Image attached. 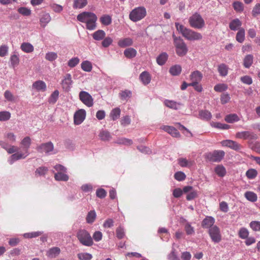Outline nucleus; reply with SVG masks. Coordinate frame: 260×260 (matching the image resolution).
I'll use <instances>...</instances> for the list:
<instances>
[{
  "mask_svg": "<svg viewBox=\"0 0 260 260\" xmlns=\"http://www.w3.org/2000/svg\"><path fill=\"white\" fill-rule=\"evenodd\" d=\"M176 29L182 34L183 37L189 41L200 40L203 38L201 34L185 27L178 22L175 23Z\"/></svg>",
  "mask_w": 260,
  "mask_h": 260,
  "instance_id": "obj_1",
  "label": "nucleus"
},
{
  "mask_svg": "<svg viewBox=\"0 0 260 260\" xmlns=\"http://www.w3.org/2000/svg\"><path fill=\"white\" fill-rule=\"evenodd\" d=\"M174 39V43L176 48V54L179 56H185L188 52V48L181 37H177L174 35L173 36Z\"/></svg>",
  "mask_w": 260,
  "mask_h": 260,
  "instance_id": "obj_2",
  "label": "nucleus"
},
{
  "mask_svg": "<svg viewBox=\"0 0 260 260\" xmlns=\"http://www.w3.org/2000/svg\"><path fill=\"white\" fill-rule=\"evenodd\" d=\"M76 236L78 240L83 245L91 246L93 244L92 238L90 234L84 229L79 230Z\"/></svg>",
  "mask_w": 260,
  "mask_h": 260,
  "instance_id": "obj_3",
  "label": "nucleus"
},
{
  "mask_svg": "<svg viewBox=\"0 0 260 260\" xmlns=\"http://www.w3.org/2000/svg\"><path fill=\"white\" fill-rule=\"evenodd\" d=\"M188 22L191 27L199 29L203 28L205 25L204 20L198 13H194L189 18Z\"/></svg>",
  "mask_w": 260,
  "mask_h": 260,
  "instance_id": "obj_4",
  "label": "nucleus"
},
{
  "mask_svg": "<svg viewBox=\"0 0 260 260\" xmlns=\"http://www.w3.org/2000/svg\"><path fill=\"white\" fill-rule=\"evenodd\" d=\"M146 15V9L142 7L136 8L133 10L129 15V19L133 22H137Z\"/></svg>",
  "mask_w": 260,
  "mask_h": 260,
  "instance_id": "obj_5",
  "label": "nucleus"
},
{
  "mask_svg": "<svg viewBox=\"0 0 260 260\" xmlns=\"http://www.w3.org/2000/svg\"><path fill=\"white\" fill-rule=\"evenodd\" d=\"M225 153L222 150H214L205 154V158L210 162H220L223 158Z\"/></svg>",
  "mask_w": 260,
  "mask_h": 260,
  "instance_id": "obj_6",
  "label": "nucleus"
},
{
  "mask_svg": "<svg viewBox=\"0 0 260 260\" xmlns=\"http://www.w3.org/2000/svg\"><path fill=\"white\" fill-rule=\"evenodd\" d=\"M208 234L212 241L215 243H218L222 240L220 230L217 225L210 228L208 230Z\"/></svg>",
  "mask_w": 260,
  "mask_h": 260,
  "instance_id": "obj_7",
  "label": "nucleus"
},
{
  "mask_svg": "<svg viewBox=\"0 0 260 260\" xmlns=\"http://www.w3.org/2000/svg\"><path fill=\"white\" fill-rule=\"evenodd\" d=\"M79 99L82 102L88 107L93 106V99L91 95L86 91H81L79 94Z\"/></svg>",
  "mask_w": 260,
  "mask_h": 260,
  "instance_id": "obj_8",
  "label": "nucleus"
},
{
  "mask_svg": "<svg viewBox=\"0 0 260 260\" xmlns=\"http://www.w3.org/2000/svg\"><path fill=\"white\" fill-rule=\"evenodd\" d=\"M236 136L239 139H243L244 140H256L258 137L256 134L250 131H243L238 132L236 133Z\"/></svg>",
  "mask_w": 260,
  "mask_h": 260,
  "instance_id": "obj_9",
  "label": "nucleus"
},
{
  "mask_svg": "<svg viewBox=\"0 0 260 260\" xmlns=\"http://www.w3.org/2000/svg\"><path fill=\"white\" fill-rule=\"evenodd\" d=\"M96 15L90 12H83L78 14L77 16V19L78 21L85 23L86 24L91 20V18L95 17Z\"/></svg>",
  "mask_w": 260,
  "mask_h": 260,
  "instance_id": "obj_10",
  "label": "nucleus"
},
{
  "mask_svg": "<svg viewBox=\"0 0 260 260\" xmlns=\"http://www.w3.org/2000/svg\"><path fill=\"white\" fill-rule=\"evenodd\" d=\"M86 112L84 109H80L75 112L74 115V122L75 124H80L85 119Z\"/></svg>",
  "mask_w": 260,
  "mask_h": 260,
  "instance_id": "obj_11",
  "label": "nucleus"
},
{
  "mask_svg": "<svg viewBox=\"0 0 260 260\" xmlns=\"http://www.w3.org/2000/svg\"><path fill=\"white\" fill-rule=\"evenodd\" d=\"M36 149L39 152L42 153L44 152L46 153H48L53 151L54 149V146L52 142H49L41 144L40 145L37 146Z\"/></svg>",
  "mask_w": 260,
  "mask_h": 260,
  "instance_id": "obj_12",
  "label": "nucleus"
},
{
  "mask_svg": "<svg viewBox=\"0 0 260 260\" xmlns=\"http://www.w3.org/2000/svg\"><path fill=\"white\" fill-rule=\"evenodd\" d=\"M72 83L73 81L72 80L71 75L69 73H67L63 76L61 84L62 88L66 91H68L70 90Z\"/></svg>",
  "mask_w": 260,
  "mask_h": 260,
  "instance_id": "obj_13",
  "label": "nucleus"
},
{
  "mask_svg": "<svg viewBox=\"0 0 260 260\" xmlns=\"http://www.w3.org/2000/svg\"><path fill=\"white\" fill-rule=\"evenodd\" d=\"M221 144L223 146L230 147L236 151H239L242 148L240 144L235 141L230 140L222 141L221 142Z\"/></svg>",
  "mask_w": 260,
  "mask_h": 260,
  "instance_id": "obj_14",
  "label": "nucleus"
},
{
  "mask_svg": "<svg viewBox=\"0 0 260 260\" xmlns=\"http://www.w3.org/2000/svg\"><path fill=\"white\" fill-rule=\"evenodd\" d=\"M31 143V139L28 136L24 138L20 143L21 145L23 147L24 152L26 154V155H29V154L28 152V149L30 146Z\"/></svg>",
  "mask_w": 260,
  "mask_h": 260,
  "instance_id": "obj_15",
  "label": "nucleus"
},
{
  "mask_svg": "<svg viewBox=\"0 0 260 260\" xmlns=\"http://www.w3.org/2000/svg\"><path fill=\"white\" fill-rule=\"evenodd\" d=\"M28 155H26L25 153H19L16 152L14 154H13L9 159H8V162L10 165H12L15 161L24 159Z\"/></svg>",
  "mask_w": 260,
  "mask_h": 260,
  "instance_id": "obj_16",
  "label": "nucleus"
},
{
  "mask_svg": "<svg viewBox=\"0 0 260 260\" xmlns=\"http://www.w3.org/2000/svg\"><path fill=\"white\" fill-rule=\"evenodd\" d=\"M215 223V219L212 216H207L205 218L202 222V226L203 228L210 229L214 226Z\"/></svg>",
  "mask_w": 260,
  "mask_h": 260,
  "instance_id": "obj_17",
  "label": "nucleus"
},
{
  "mask_svg": "<svg viewBox=\"0 0 260 260\" xmlns=\"http://www.w3.org/2000/svg\"><path fill=\"white\" fill-rule=\"evenodd\" d=\"M190 79L191 83H199L203 78V74L199 71L192 72L190 75Z\"/></svg>",
  "mask_w": 260,
  "mask_h": 260,
  "instance_id": "obj_18",
  "label": "nucleus"
},
{
  "mask_svg": "<svg viewBox=\"0 0 260 260\" xmlns=\"http://www.w3.org/2000/svg\"><path fill=\"white\" fill-rule=\"evenodd\" d=\"M162 128L174 137L179 138L180 137L179 132L176 128L173 126L165 125L163 126Z\"/></svg>",
  "mask_w": 260,
  "mask_h": 260,
  "instance_id": "obj_19",
  "label": "nucleus"
},
{
  "mask_svg": "<svg viewBox=\"0 0 260 260\" xmlns=\"http://www.w3.org/2000/svg\"><path fill=\"white\" fill-rule=\"evenodd\" d=\"M139 79L144 85H146L150 82L151 77L148 72L144 71L140 74Z\"/></svg>",
  "mask_w": 260,
  "mask_h": 260,
  "instance_id": "obj_20",
  "label": "nucleus"
},
{
  "mask_svg": "<svg viewBox=\"0 0 260 260\" xmlns=\"http://www.w3.org/2000/svg\"><path fill=\"white\" fill-rule=\"evenodd\" d=\"M32 87L38 91H45L46 90V83L41 80H38L32 84Z\"/></svg>",
  "mask_w": 260,
  "mask_h": 260,
  "instance_id": "obj_21",
  "label": "nucleus"
},
{
  "mask_svg": "<svg viewBox=\"0 0 260 260\" xmlns=\"http://www.w3.org/2000/svg\"><path fill=\"white\" fill-rule=\"evenodd\" d=\"M133 41L130 38L121 39L118 42V45L121 48H125L133 45Z\"/></svg>",
  "mask_w": 260,
  "mask_h": 260,
  "instance_id": "obj_22",
  "label": "nucleus"
},
{
  "mask_svg": "<svg viewBox=\"0 0 260 260\" xmlns=\"http://www.w3.org/2000/svg\"><path fill=\"white\" fill-rule=\"evenodd\" d=\"M60 253V249L58 247H54L49 249L47 251L46 255L50 258H55Z\"/></svg>",
  "mask_w": 260,
  "mask_h": 260,
  "instance_id": "obj_23",
  "label": "nucleus"
},
{
  "mask_svg": "<svg viewBox=\"0 0 260 260\" xmlns=\"http://www.w3.org/2000/svg\"><path fill=\"white\" fill-rule=\"evenodd\" d=\"M132 91L128 89L121 91L119 93V97L122 101H127L132 97Z\"/></svg>",
  "mask_w": 260,
  "mask_h": 260,
  "instance_id": "obj_24",
  "label": "nucleus"
},
{
  "mask_svg": "<svg viewBox=\"0 0 260 260\" xmlns=\"http://www.w3.org/2000/svg\"><path fill=\"white\" fill-rule=\"evenodd\" d=\"M242 22L238 18L234 19L229 24V27L232 30H237L241 26Z\"/></svg>",
  "mask_w": 260,
  "mask_h": 260,
  "instance_id": "obj_25",
  "label": "nucleus"
},
{
  "mask_svg": "<svg viewBox=\"0 0 260 260\" xmlns=\"http://www.w3.org/2000/svg\"><path fill=\"white\" fill-rule=\"evenodd\" d=\"M124 55L127 58H133L137 55V51L133 48H128L124 51Z\"/></svg>",
  "mask_w": 260,
  "mask_h": 260,
  "instance_id": "obj_26",
  "label": "nucleus"
},
{
  "mask_svg": "<svg viewBox=\"0 0 260 260\" xmlns=\"http://www.w3.org/2000/svg\"><path fill=\"white\" fill-rule=\"evenodd\" d=\"M51 17L48 13L44 14L40 19V22L41 26L45 27L46 25L50 21Z\"/></svg>",
  "mask_w": 260,
  "mask_h": 260,
  "instance_id": "obj_27",
  "label": "nucleus"
},
{
  "mask_svg": "<svg viewBox=\"0 0 260 260\" xmlns=\"http://www.w3.org/2000/svg\"><path fill=\"white\" fill-rule=\"evenodd\" d=\"M87 4V0H74L73 5L74 9H82Z\"/></svg>",
  "mask_w": 260,
  "mask_h": 260,
  "instance_id": "obj_28",
  "label": "nucleus"
},
{
  "mask_svg": "<svg viewBox=\"0 0 260 260\" xmlns=\"http://www.w3.org/2000/svg\"><path fill=\"white\" fill-rule=\"evenodd\" d=\"M106 36L105 32L101 29L95 31L92 34L93 38L96 41H101L104 39Z\"/></svg>",
  "mask_w": 260,
  "mask_h": 260,
  "instance_id": "obj_29",
  "label": "nucleus"
},
{
  "mask_svg": "<svg viewBox=\"0 0 260 260\" xmlns=\"http://www.w3.org/2000/svg\"><path fill=\"white\" fill-rule=\"evenodd\" d=\"M181 67L178 64L173 66L169 69L170 73L173 76L179 75L181 73Z\"/></svg>",
  "mask_w": 260,
  "mask_h": 260,
  "instance_id": "obj_30",
  "label": "nucleus"
},
{
  "mask_svg": "<svg viewBox=\"0 0 260 260\" xmlns=\"http://www.w3.org/2000/svg\"><path fill=\"white\" fill-rule=\"evenodd\" d=\"M200 118L204 120L208 121L211 119L212 117L211 113L207 110H201L199 112Z\"/></svg>",
  "mask_w": 260,
  "mask_h": 260,
  "instance_id": "obj_31",
  "label": "nucleus"
},
{
  "mask_svg": "<svg viewBox=\"0 0 260 260\" xmlns=\"http://www.w3.org/2000/svg\"><path fill=\"white\" fill-rule=\"evenodd\" d=\"M168 55L167 53L162 52L156 58L157 63L160 65H164L167 60Z\"/></svg>",
  "mask_w": 260,
  "mask_h": 260,
  "instance_id": "obj_32",
  "label": "nucleus"
},
{
  "mask_svg": "<svg viewBox=\"0 0 260 260\" xmlns=\"http://www.w3.org/2000/svg\"><path fill=\"white\" fill-rule=\"evenodd\" d=\"M253 56L251 54L247 55L244 58L243 65L246 68H249L253 63Z\"/></svg>",
  "mask_w": 260,
  "mask_h": 260,
  "instance_id": "obj_33",
  "label": "nucleus"
},
{
  "mask_svg": "<svg viewBox=\"0 0 260 260\" xmlns=\"http://www.w3.org/2000/svg\"><path fill=\"white\" fill-rule=\"evenodd\" d=\"M215 172L219 176L223 177L226 173L225 168L222 165H218L215 168Z\"/></svg>",
  "mask_w": 260,
  "mask_h": 260,
  "instance_id": "obj_34",
  "label": "nucleus"
},
{
  "mask_svg": "<svg viewBox=\"0 0 260 260\" xmlns=\"http://www.w3.org/2000/svg\"><path fill=\"white\" fill-rule=\"evenodd\" d=\"M236 39L239 43H242L245 40V30L243 28H240L237 33Z\"/></svg>",
  "mask_w": 260,
  "mask_h": 260,
  "instance_id": "obj_35",
  "label": "nucleus"
},
{
  "mask_svg": "<svg viewBox=\"0 0 260 260\" xmlns=\"http://www.w3.org/2000/svg\"><path fill=\"white\" fill-rule=\"evenodd\" d=\"M244 196L247 200L251 202H255L257 200L256 193L252 191H246L244 194Z\"/></svg>",
  "mask_w": 260,
  "mask_h": 260,
  "instance_id": "obj_36",
  "label": "nucleus"
},
{
  "mask_svg": "<svg viewBox=\"0 0 260 260\" xmlns=\"http://www.w3.org/2000/svg\"><path fill=\"white\" fill-rule=\"evenodd\" d=\"M96 216V213L94 210L90 211L86 218V222L89 224L92 223L95 219Z\"/></svg>",
  "mask_w": 260,
  "mask_h": 260,
  "instance_id": "obj_37",
  "label": "nucleus"
},
{
  "mask_svg": "<svg viewBox=\"0 0 260 260\" xmlns=\"http://www.w3.org/2000/svg\"><path fill=\"white\" fill-rule=\"evenodd\" d=\"M224 119L228 123H233L239 120L238 116L236 114H231L227 115L225 117Z\"/></svg>",
  "mask_w": 260,
  "mask_h": 260,
  "instance_id": "obj_38",
  "label": "nucleus"
},
{
  "mask_svg": "<svg viewBox=\"0 0 260 260\" xmlns=\"http://www.w3.org/2000/svg\"><path fill=\"white\" fill-rule=\"evenodd\" d=\"M121 110L119 108H115L113 109L110 112V116L113 120L117 119L120 115Z\"/></svg>",
  "mask_w": 260,
  "mask_h": 260,
  "instance_id": "obj_39",
  "label": "nucleus"
},
{
  "mask_svg": "<svg viewBox=\"0 0 260 260\" xmlns=\"http://www.w3.org/2000/svg\"><path fill=\"white\" fill-rule=\"evenodd\" d=\"M55 179L57 181H67L69 179L68 175L62 172H58L54 175Z\"/></svg>",
  "mask_w": 260,
  "mask_h": 260,
  "instance_id": "obj_40",
  "label": "nucleus"
},
{
  "mask_svg": "<svg viewBox=\"0 0 260 260\" xmlns=\"http://www.w3.org/2000/svg\"><path fill=\"white\" fill-rule=\"evenodd\" d=\"M97 20V17L95 16L93 18L91 19L90 21H88L86 24V27L88 30H94L96 28V21Z\"/></svg>",
  "mask_w": 260,
  "mask_h": 260,
  "instance_id": "obj_41",
  "label": "nucleus"
},
{
  "mask_svg": "<svg viewBox=\"0 0 260 260\" xmlns=\"http://www.w3.org/2000/svg\"><path fill=\"white\" fill-rule=\"evenodd\" d=\"M99 137L102 141H109L111 139V136L110 133L106 130H102L99 134Z\"/></svg>",
  "mask_w": 260,
  "mask_h": 260,
  "instance_id": "obj_42",
  "label": "nucleus"
},
{
  "mask_svg": "<svg viewBox=\"0 0 260 260\" xmlns=\"http://www.w3.org/2000/svg\"><path fill=\"white\" fill-rule=\"evenodd\" d=\"M81 69L85 72H90L92 69L91 63L88 60L84 61L81 64Z\"/></svg>",
  "mask_w": 260,
  "mask_h": 260,
  "instance_id": "obj_43",
  "label": "nucleus"
},
{
  "mask_svg": "<svg viewBox=\"0 0 260 260\" xmlns=\"http://www.w3.org/2000/svg\"><path fill=\"white\" fill-rule=\"evenodd\" d=\"M59 91L58 90L54 91L50 96L48 99V102L50 104H55L59 97Z\"/></svg>",
  "mask_w": 260,
  "mask_h": 260,
  "instance_id": "obj_44",
  "label": "nucleus"
},
{
  "mask_svg": "<svg viewBox=\"0 0 260 260\" xmlns=\"http://www.w3.org/2000/svg\"><path fill=\"white\" fill-rule=\"evenodd\" d=\"M178 163L180 166L182 167H188L192 165L193 161H189L184 158H179L178 159Z\"/></svg>",
  "mask_w": 260,
  "mask_h": 260,
  "instance_id": "obj_45",
  "label": "nucleus"
},
{
  "mask_svg": "<svg viewBox=\"0 0 260 260\" xmlns=\"http://www.w3.org/2000/svg\"><path fill=\"white\" fill-rule=\"evenodd\" d=\"M21 49L25 52L30 53L33 51V46L28 43H23L21 45Z\"/></svg>",
  "mask_w": 260,
  "mask_h": 260,
  "instance_id": "obj_46",
  "label": "nucleus"
},
{
  "mask_svg": "<svg viewBox=\"0 0 260 260\" xmlns=\"http://www.w3.org/2000/svg\"><path fill=\"white\" fill-rule=\"evenodd\" d=\"M101 22L105 25H109L112 22V18L108 15H104L100 18Z\"/></svg>",
  "mask_w": 260,
  "mask_h": 260,
  "instance_id": "obj_47",
  "label": "nucleus"
},
{
  "mask_svg": "<svg viewBox=\"0 0 260 260\" xmlns=\"http://www.w3.org/2000/svg\"><path fill=\"white\" fill-rule=\"evenodd\" d=\"M218 71L221 76H225L228 74V67L225 64H221L218 67Z\"/></svg>",
  "mask_w": 260,
  "mask_h": 260,
  "instance_id": "obj_48",
  "label": "nucleus"
},
{
  "mask_svg": "<svg viewBox=\"0 0 260 260\" xmlns=\"http://www.w3.org/2000/svg\"><path fill=\"white\" fill-rule=\"evenodd\" d=\"M238 235L240 238L245 239L248 237L249 232L247 229L242 228L239 231Z\"/></svg>",
  "mask_w": 260,
  "mask_h": 260,
  "instance_id": "obj_49",
  "label": "nucleus"
},
{
  "mask_svg": "<svg viewBox=\"0 0 260 260\" xmlns=\"http://www.w3.org/2000/svg\"><path fill=\"white\" fill-rule=\"evenodd\" d=\"M57 58V54L54 52H49L46 54L45 59L50 61H53Z\"/></svg>",
  "mask_w": 260,
  "mask_h": 260,
  "instance_id": "obj_50",
  "label": "nucleus"
},
{
  "mask_svg": "<svg viewBox=\"0 0 260 260\" xmlns=\"http://www.w3.org/2000/svg\"><path fill=\"white\" fill-rule=\"evenodd\" d=\"M211 125L214 127L221 129H228L230 127L229 125L220 122H213Z\"/></svg>",
  "mask_w": 260,
  "mask_h": 260,
  "instance_id": "obj_51",
  "label": "nucleus"
},
{
  "mask_svg": "<svg viewBox=\"0 0 260 260\" xmlns=\"http://www.w3.org/2000/svg\"><path fill=\"white\" fill-rule=\"evenodd\" d=\"M10 61L11 66L13 68H15L19 63V58L18 56L16 54L12 55L10 57Z\"/></svg>",
  "mask_w": 260,
  "mask_h": 260,
  "instance_id": "obj_52",
  "label": "nucleus"
},
{
  "mask_svg": "<svg viewBox=\"0 0 260 260\" xmlns=\"http://www.w3.org/2000/svg\"><path fill=\"white\" fill-rule=\"evenodd\" d=\"M249 225L253 231H260V221H252L250 223Z\"/></svg>",
  "mask_w": 260,
  "mask_h": 260,
  "instance_id": "obj_53",
  "label": "nucleus"
},
{
  "mask_svg": "<svg viewBox=\"0 0 260 260\" xmlns=\"http://www.w3.org/2000/svg\"><path fill=\"white\" fill-rule=\"evenodd\" d=\"M11 117V114L8 111L0 112V121H7Z\"/></svg>",
  "mask_w": 260,
  "mask_h": 260,
  "instance_id": "obj_54",
  "label": "nucleus"
},
{
  "mask_svg": "<svg viewBox=\"0 0 260 260\" xmlns=\"http://www.w3.org/2000/svg\"><path fill=\"white\" fill-rule=\"evenodd\" d=\"M78 257L80 260H90L92 256L88 253H81L78 254Z\"/></svg>",
  "mask_w": 260,
  "mask_h": 260,
  "instance_id": "obj_55",
  "label": "nucleus"
},
{
  "mask_svg": "<svg viewBox=\"0 0 260 260\" xmlns=\"http://www.w3.org/2000/svg\"><path fill=\"white\" fill-rule=\"evenodd\" d=\"M233 8L237 12H242L243 11V4L240 2H235L233 4Z\"/></svg>",
  "mask_w": 260,
  "mask_h": 260,
  "instance_id": "obj_56",
  "label": "nucleus"
},
{
  "mask_svg": "<svg viewBox=\"0 0 260 260\" xmlns=\"http://www.w3.org/2000/svg\"><path fill=\"white\" fill-rule=\"evenodd\" d=\"M165 105L167 107L172 108V109H174L175 110L178 109L177 103L176 102L173 101H170V100H166L165 101Z\"/></svg>",
  "mask_w": 260,
  "mask_h": 260,
  "instance_id": "obj_57",
  "label": "nucleus"
},
{
  "mask_svg": "<svg viewBox=\"0 0 260 260\" xmlns=\"http://www.w3.org/2000/svg\"><path fill=\"white\" fill-rule=\"evenodd\" d=\"M174 178L176 180L179 181H182L185 180L186 175L183 172L179 171L175 173Z\"/></svg>",
  "mask_w": 260,
  "mask_h": 260,
  "instance_id": "obj_58",
  "label": "nucleus"
},
{
  "mask_svg": "<svg viewBox=\"0 0 260 260\" xmlns=\"http://www.w3.org/2000/svg\"><path fill=\"white\" fill-rule=\"evenodd\" d=\"M246 175L249 179H253L257 176V172L255 170L251 169L246 172Z\"/></svg>",
  "mask_w": 260,
  "mask_h": 260,
  "instance_id": "obj_59",
  "label": "nucleus"
},
{
  "mask_svg": "<svg viewBox=\"0 0 260 260\" xmlns=\"http://www.w3.org/2000/svg\"><path fill=\"white\" fill-rule=\"evenodd\" d=\"M79 61L80 60L78 57H73L69 60L68 65L70 68H74L79 63Z\"/></svg>",
  "mask_w": 260,
  "mask_h": 260,
  "instance_id": "obj_60",
  "label": "nucleus"
},
{
  "mask_svg": "<svg viewBox=\"0 0 260 260\" xmlns=\"http://www.w3.org/2000/svg\"><path fill=\"white\" fill-rule=\"evenodd\" d=\"M116 237L119 239H121L123 238L125 236V233L124 231V229L119 226L116 229Z\"/></svg>",
  "mask_w": 260,
  "mask_h": 260,
  "instance_id": "obj_61",
  "label": "nucleus"
},
{
  "mask_svg": "<svg viewBox=\"0 0 260 260\" xmlns=\"http://www.w3.org/2000/svg\"><path fill=\"white\" fill-rule=\"evenodd\" d=\"M96 195L98 198L103 199L106 196L107 192L103 188H99L96 191Z\"/></svg>",
  "mask_w": 260,
  "mask_h": 260,
  "instance_id": "obj_62",
  "label": "nucleus"
},
{
  "mask_svg": "<svg viewBox=\"0 0 260 260\" xmlns=\"http://www.w3.org/2000/svg\"><path fill=\"white\" fill-rule=\"evenodd\" d=\"M169 260H180L179 257L177 255L176 250L173 248L171 253L168 255Z\"/></svg>",
  "mask_w": 260,
  "mask_h": 260,
  "instance_id": "obj_63",
  "label": "nucleus"
},
{
  "mask_svg": "<svg viewBox=\"0 0 260 260\" xmlns=\"http://www.w3.org/2000/svg\"><path fill=\"white\" fill-rule=\"evenodd\" d=\"M252 14L253 16H256L260 14V3L256 4L253 7L252 11Z\"/></svg>",
  "mask_w": 260,
  "mask_h": 260,
  "instance_id": "obj_64",
  "label": "nucleus"
}]
</instances>
